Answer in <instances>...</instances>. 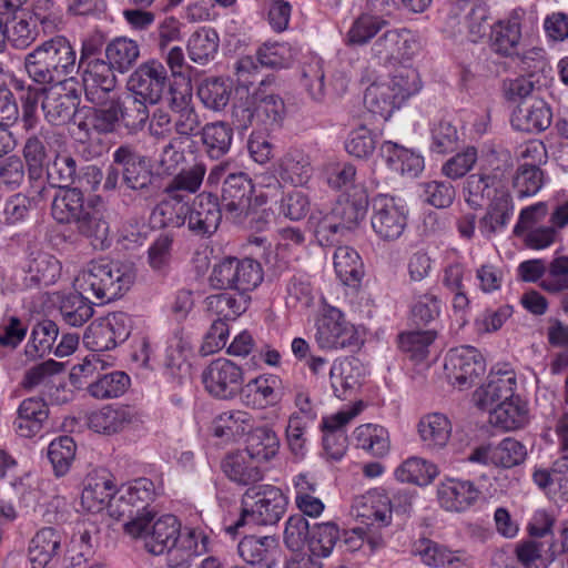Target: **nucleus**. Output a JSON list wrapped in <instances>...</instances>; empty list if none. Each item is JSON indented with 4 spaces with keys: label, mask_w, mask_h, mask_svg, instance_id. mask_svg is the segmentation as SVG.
Returning <instances> with one entry per match:
<instances>
[{
    "label": "nucleus",
    "mask_w": 568,
    "mask_h": 568,
    "mask_svg": "<svg viewBox=\"0 0 568 568\" xmlns=\"http://www.w3.org/2000/svg\"><path fill=\"white\" fill-rule=\"evenodd\" d=\"M507 182V166H496L466 179L464 191L469 206L480 209L485 201H489L487 212L479 221V230L487 237L504 230L513 216L514 204Z\"/></svg>",
    "instance_id": "nucleus-1"
},
{
    "label": "nucleus",
    "mask_w": 568,
    "mask_h": 568,
    "mask_svg": "<svg viewBox=\"0 0 568 568\" xmlns=\"http://www.w3.org/2000/svg\"><path fill=\"white\" fill-rule=\"evenodd\" d=\"M24 70L29 79L43 87L74 81L77 53L70 41L61 36L37 45L24 57Z\"/></svg>",
    "instance_id": "nucleus-2"
},
{
    "label": "nucleus",
    "mask_w": 568,
    "mask_h": 568,
    "mask_svg": "<svg viewBox=\"0 0 568 568\" xmlns=\"http://www.w3.org/2000/svg\"><path fill=\"white\" fill-rule=\"evenodd\" d=\"M135 277L132 263L100 258L87 264L78 282L85 295L105 304L122 297L131 288Z\"/></svg>",
    "instance_id": "nucleus-3"
},
{
    "label": "nucleus",
    "mask_w": 568,
    "mask_h": 568,
    "mask_svg": "<svg viewBox=\"0 0 568 568\" xmlns=\"http://www.w3.org/2000/svg\"><path fill=\"white\" fill-rule=\"evenodd\" d=\"M240 518L225 528V531L235 537L240 528L247 524L267 526L277 524L283 517L287 499L283 491L272 485L251 486L244 493Z\"/></svg>",
    "instance_id": "nucleus-4"
},
{
    "label": "nucleus",
    "mask_w": 568,
    "mask_h": 568,
    "mask_svg": "<svg viewBox=\"0 0 568 568\" xmlns=\"http://www.w3.org/2000/svg\"><path fill=\"white\" fill-rule=\"evenodd\" d=\"M419 89L418 72L402 68L388 81L372 83L365 91L364 103L371 113L388 120Z\"/></svg>",
    "instance_id": "nucleus-5"
},
{
    "label": "nucleus",
    "mask_w": 568,
    "mask_h": 568,
    "mask_svg": "<svg viewBox=\"0 0 568 568\" xmlns=\"http://www.w3.org/2000/svg\"><path fill=\"white\" fill-rule=\"evenodd\" d=\"M369 204L368 194L364 187L354 186V192L338 199L332 210L316 224L315 236L322 245H332L337 235L356 229L364 219Z\"/></svg>",
    "instance_id": "nucleus-6"
},
{
    "label": "nucleus",
    "mask_w": 568,
    "mask_h": 568,
    "mask_svg": "<svg viewBox=\"0 0 568 568\" xmlns=\"http://www.w3.org/2000/svg\"><path fill=\"white\" fill-rule=\"evenodd\" d=\"M124 531L154 556L165 554L182 535L181 525L175 516L163 515L156 518L155 513L134 516L124 524Z\"/></svg>",
    "instance_id": "nucleus-7"
},
{
    "label": "nucleus",
    "mask_w": 568,
    "mask_h": 568,
    "mask_svg": "<svg viewBox=\"0 0 568 568\" xmlns=\"http://www.w3.org/2000/svg\"><path fill=\"white\" fill-rule=\"evenodd\" d=\"M263 281L261 264L253 258L226 257L214 265L209 282L215 290H235L240 296L256 288Z\"/></svg>",
    "instance_id": "nucleus-8"
},
{
    "label": "nucleus",
    "mask_w": 568,
    "mask_h": 568,
    "mask_svg": "<svg viewBox=\"0 0 568 568\" xmlns=\"http://www.w3.org/2000/svg\"><path fill=\"white\" fill-rule=\"evenodd\" d=\"M371 227L383 242L399 240L408 224V209L400 200L388 194H376L371 200Z\"/></svg>",
    "instance_id": "nucleus-9"
},
{
    "label": "nucleus",
    "mask_w": 568,
    "mask_h": 568,
    "mask_svg": "<svg viewBox=\"0 0 568 568\" xmlns=\"http://www.w3.org/2000/svg\"><path fill=\"white\" fill-rule=\"evenodd\" d=\"M315 341L322 349L354 351L359 348L362 341L356 327L346 321L344 314L329 306L316 321Z\"/></svg>",
    "instance_id": "nucleus-10"
},
{
    "label": "nucleus",
    "mask_w": 568,
    "mask_h": 568,
    "mask_svg": "<svg viewBox=\"0 0 568 568\" xmlns=\"http://www.w3.org/2000/svg\"><path fill=\"white\" fill-rule=\"evenodd\" d=\"M416 49L417 41L408 29H388L373 40L369 57L378 64L395 65L410 60Z\"/></svg>",
    "instance_id": "nucleus-11"
},
{
    "label": "nucleus",
    "mask_w": 568,
    "mask_h": 568,
    "mask_svg": "<svg viewBox=\"0 0 568 568\" xmlns=\"http://www.w3.org/2000/svg\"><path fill=\"white\" fill-rule=\"evenodd\" d=\"M41 109L44 119L52 125L70 122L80 104V90L77 81L43 87Z\"/></svg>",
    "instance_id": "nucleus-12"
},
{
    "label": "nucleus",
    "mask_w": 568,
    "mask_h": 568,
    "mask_svg": "<svg viewBox=\"0 0 568 568\" xmlns=\"http://www.w3.org/2000/svg\"><path fill=\"white\" fill-rule=\"evenodd\" d=\"M254 184L247 173L229 174L222 186L221 205L226 219L234 223H243L252 211Z\"/></svg>",
    "instance_id": "nucleus-13"
},
{
    "label": "nucleus",
    "mask_w": 568,
    "mask_h": 568,
    "mask_svg": "<svg viewBox=\"0 0 568 568\" xmlns=\"http://www.w3.org/2000/svg\"><path fill=\"white\" fill-rule=\"evenodd\" d=\"M168 87L166 69L154 59L141 63L126 81L128 90L150 104H158Z\"/></svg>",
    "instance_id": "nucleus-14"
},
{
    "label": "nucleus",
    "mask_w": 568,
    "mask_h": 568,
    "mask_svg": "<svg viewBox=\"0 0 568 568\" xmlns=\"http://www.w3.org/2000/svg\"><path fill=\"white\" fill-rule=\"evenodd\" d=\"M205 389L215 398L235 397L244 382L243 371L227 358L212 361L202 373Z\"/></svg>",
    "instance_id": "nucleus-15"
},
{
    "label": "nucleus",
    "mask_w": 568,
    "mask_h": 568,
    "mask_svg": "<svg viewBox=\"0 0 568 568\" xmlns=\"http://www.w3.org/2000/svg\"><path fill=\"white\" fill-rule=\"evenodd\" d=\"M444 367L453 384L466 387L485 373L486 363L475 347L460 346L448 352Z\"/></svg>",
    "instance_id": "nucleus-16"
},
{
    "label": "nucleus",
    "mask_w": 568,
    "mask_h": 568,
    "mask_svg": "<svg viewBox=\"0 0 568 568\" xmlns=\"http://www.w3.org/2000/svg\"><path fill=\"white\" fill-rule=\"evenodd\" d=\"M113 163L121 168L122 183L130 190L149 191L153 174L146 163V158L130 144L120 145L113 152Z\"/></svg>",
    "instance_id": "nucleus-17"
},
{
    "label": "nucleus",
    "mask_w": 568,
    "mask_h": 568,
    "mask_svg": "<svg viewBox=\"0 0 568 568\" xmlns=\"http://www.w3.org/2000/svg\"><path fill=\"white\" fill-rule=\"evenodd\" d=\"M222 220V209L217 197L211 193L196 195L187 203L186 225L189 231L199 237H210L219 229Z\"/></svg>",
    "instance_id": "nucleus-18"
},
{
    "label": "nucleus",
    "mask_w": 568,
    "mask_h": 568,
    "mask_svg": "<svg viewBox=\"0 0 568 568\" xmlns=\"http://www.w3.org/2000/svg\"><path fill=\"white\" fill-rule=\"evenodd\" d=\"M368 3L375 13H363L353 21L346 40L349 45L367 44L388 26L385 17L393 14L395 3L389 0H368Z\"/></svg>",
    "instance_id": "nucleus-19"
},
{
    "label": "nucleus",
    "mask_w": 568,
    "mask_h": 568,
    "mask_svg": "<svg viewBox=\"0 0 568 568\" xmlns=\"http://www.w3.org/2000/svg\"><path fill=\"white\" fill-rule=\"evenodd\" d=\"M82 71V83L85 97L92 103H101L113 91L116 79L115 69L106 60H92L84 65L77 67Z\"/></svg>",
    "instance_id": "nucleus-20"
},
{
    "label": "nucleus",
    "mask_w": 568,
    "mask_h": 568,
    "mask_svg": "<svg viewBox=\"0 0 568 568\" xmlns=\"http://www.w3.org/2000/svg\"><path fill=\"white\" fill-rule=\"evenodd\" d=\"M97 108H90L82 120L77 124L80 140L88 139L91 131L99 134L114 132L120 122L121 102L118 99H102L101 103H95Z\"/></svg>",
    "instance_id": "nucleus-21"
},
{
    "label": "nucleus",
    "mask_w": 568,
    "mask_h": 568,
    "mask_svg": "<svg viewBox=\"0 0 568 568\" xmlns=\"http://www.w3.org/2000/svg\"><path fill=\"white\" fill-rule=\"evenodd\" d=\"M239 556L248 565L276 568L280 557L278 541L273 536H244L237 545Z\"/></svg>",
    "instance_id": "nucleus-22"
},
{
    "label": "nucleus",
    "mask_w": 568,
    "mask_h": 568,
    "mask_svg": "<svg viewBox=\"0 0 568 568\" xmlns=\"http://www.w3.org/2000/svg\"><path fill=\"white\" fill-rule=\"evenodd\" d=\"M510 121L513 128L518 131L540 133L550 126L552 111L545 100L529 99L514 109Z\"/></svg>",
    "instance_id": "nucleus-23"
},
{
    "label": "nucleus",
    "mask_w": 568,
    "mask_h": 568,
    "mask_svg": "<svg viewBox=\"0 0 568 568\" xmlns=\"http://www.w3.org/2000/svg\"><path fill=\"white\" fill-rule=\"evenodd\" d=\"M479 496L480 490L470 480L447 479L437 488L438 501L447 511H465L478 500Z\"/></svg>",
    "instance_id": "nucleus-24"
},
{
    "label": "nucleus",
    "mask_w": 568,
    "mask_h": 568,
    "mask_svg": "<svg viewBox=\"0 0 568 568\" xmlns=\"http://www.w3.org/2000/svg\"><path fill=\"white\" fill-rule=\"evenodd\" d=\"M412 552L418 556L423 564L433 568H463L468 561L465 551L450 550L427 538L415 541Z\"/></svg>",
    "instance_id": "nucleus-25"
},
{
    "label": "nucleus",
    "mask_w": 568,
    "mask_h": 568,
    "mask_svg": "<svg viewBox=\"0 0 568 568\" xmlns=\"http://www.w3.org/2000/svg\"><path fill=\"white\" fill-rule=\"evenodd\" d=\"M516 385L517 379L513 371H491L487 383L475 393L476 403L483 409H490L498 403L513 398Z\"/></svg>",
    "instance_id": "nucleus-26"
},
{
    "label": "nucleus",
    "mask_w": 568,
    "mask_h": 568,
    "mask_svg": "<svg viewBox=\"0 0 568 568\" xmlns=\"http://www.w3.org/2000/svg\"><path fill=\"white\" fill-rule=\"evenodd\" d=\"M49 418V407L41 397L23 399L17 410L13 422L16 433L24 438L38 435Z\"/></svg>",
    "instance_id": "nucleus-27"
},
{
    "label": "nucleus",
    "mask_w": 568,
    "mask_h": 568,
    "mask_svg": "<svg viewBox=\"0 0 568 568\" xmlns=\"http://www.w3.org/2000/svg\"><path fill=\"white\" fill-rule=\"evenodd\" d=\"M116 507L120 513L132 519L134 516L143 513H155L149 509L150 503L154 498V484L148 478H139L126 487L120 489Z\"/></svg>",
    "instance_id": "nucleus-28"
},
{
    "label": "nucleus",
    "mask_w": 568,
    "mask_h": 568,
    "mask_svg": "<svg viewBox=\"0 0 568 568\" xmlns=\"http://www.w3.org/2000/svg\"><path fill=\"white\" fill-rule=\"evenodd\" d=\"M520 39L521 24L517 11L490 27V48L501 57L518 54Z\"/></svg>",
    "instance_id": "nucleus-29"
},
{
    "label": "nucleus",
    "mask_w": 568,
    "mask_h": 568,
    "mask_svg": "<svg viewBox=\"0 0 568 568\" xmlns=\"http://www.w3.org/2000/svg\"><path fill=\"white\" fill-rule=\"evenodd\" d=\"M362 410V403L355 405L352 409L346 412H338L337 414L327 417L323 422L325 435L323 437V445L328 457L334 460H339L346 450V437L342 428Z\"/></svg>",
    "instance_id": "nucleus-30"
},
{
    "label": "nucleus",
    "mask_w": 568,
    "mask_h": 568,
    "mask_svg": "<svg viewBox=\"0 0 568 568\" xmlns=\"http://www.w3.org/2000/svg\"><path fill=\"white\" fill-rule=\"evenodd\" d=\"M62 532L53 527L40 529L31 539L29 560L32 568H48L61 551Z\"/></svg>",
    "instance_id": "nucleus-31"
},
{
    "label": "nucleus",
    "mask_w": 568,
    "mask_h": 568,
    "mask_svg": "<svg viewBox=\"0 0 568 568\" xmlns=\"http://www.w3.org/2000/svg\"><path fill=\"white\" fill-rule=\"evenodd\" d=\"M353 511L363 524H377L378 527L387 526L392 518L390 500L378 491H368L357 498L353 505Z\"/></svg>",
    "instance_id": "nucleus-32"
},
{
    "label": "nucleus",
    "mask_w": 568,
    "mask_h": 568,
    "mask_svg": "<svg viewBox=\"0 0 568 568\" xmlns=\"http://www.w3.org/2000/svg\"><path fill=\"white\" fill-rule=\"evenodd\" d=\"M256 126L263 131H276L282 128L286 106L284 100L274 93L254 92Z\"/></svg>",
    "instance_id": "nucleus-33"
},
{
    "label": "nucleus",
    "mask_w": 568,
    "mask_h": 568,
    "mask_svg": "<svg viewBox=\"0 0 568 568\" xmlns=\"http://www.w3.org/2000/svg\"><path fill=\"white\" fill-rule=\"evenodd\" d=\"M260 460L248 456L246 452H237L227 455L222 462L225 475L240 485H252L263 479V473L258 466Z\"/></svg>",
    "instance_id": "nucleus-34"
},
{
    "label": "nucleus",
    "mask_w": 568,
    "mask_h": 568,
    "mask_svg": "<svg viewBox=\"0 0 568 568\" xmlns=\"http://www.w3.org/2000/svg\"><path fill=\"white\" fill-rule=\"evenodd\" d=\"M362 364L356 358L335 362L329 371L331 385L336 397L347 398L349 393L361 385Z\"/></svg>",
    "instance_id": "nucleus-35"
},
{
    "label": "nucleus",
    "mask_w": 568,
    "mask_h": 568,
    "mask_svg": "<svg viewBox=\"0 0 568 568\" xmlns=\"http://www.w3.org/2000/svg\"><path fill=\"white\" fill-rule=\"evenodd\" d=\"M206 168L203 163H195L187 169L178 170L165 184L163 193L172 200H183L185 195L196 193L203 182Z\"/></svg>",
    "instance_id": "nucleus-36"
},
{
    "label": "nucleus",
    "mask_w": 568,
    "mask_h": 568,
    "mask_svg": "<svg viewBox=\"0 0 568 568\" xmlns=\"http://www.w3.org/2000/svg\"><path fill=\"white\" fill-rule=\"evenodd\" d=\"M418 434L427 449L438 452L447 445L450 438L452 424L443 414H428L419 420Z\"/></svg>",
    "instance_id": "nucleus-37"
},
{
    "label": "nucleus",
    "mask_w": 568,
    "mask_h": 568,
    "mask_svg": "<svg viewBox=\"0 0 568 568\" xmlns=\"http://www.w3.org/2000/svg\"><path fill=\"white\" fill-rule=\"evenodd\" d=\"M204 152L209 158L219 160L226 155L233 141V128L224 121L206 123L200 131Z\"/></svg>",
    "instance_id": "nucleus-38"
},
{
    "label": "nucleus",
    "mask_w": 568,
    "mask_h": 568,
    "mask_svg": "<svg viewBox=\"0 0 568 568\" xmlns=\"http://www.w3.org/2000/svg\"><path fill=\"white\" fill-rule=\"evenodd\" d=\"M89 207L84 206V196L79 187L63 189L54 196L51 213L58 223H75Z\"/></svg>",
    "instance_id": "nucleus-39"
},
{
    "label": "nucleus",
    "mask_w": 568,
    "mask_h": 568,
    "mask_svg": "<svg viewBox=\"0 0 568 568\" xmlns=\"http://www.w3.org/2000/svg\"><path fill=\"white\" fill-rule=\"evenodd\" d=\"M554 546L551 538L528 539L517 544L515 551L525 568H547L555 560Z\"/></svg>",
    "instance_id": "nucleus-40"
},
{
    "label": "nucleus",
    "mask_w": 568,
    "mask_h": 568,
    "mask_svg": "<svg viewBox=\"0 0 568 568\" xmlns=\"http://www.w3.org/2000/svg\"><path fill=\"white\" fill-rule=\"evenodd\" d=\"M487 410L490 423L505 430L521 428L528 420L526 406L518 396L500 402Z\"/></svg>",
    "instance_id": "nucleus-41"
},
{
    "label": "nucleus",
    "mask_w": 568,
    "mask_h": 568,
    "mask_svg": "<svg viewBox=\"0 0 568 568\" xmlns=\"http://www.w3.org/2000/svg\"><path fill=\"white\" fill-rule=\"evenodd\" d=\"M132 422V414L126 407L105 406L88 416L90 429L105 435L123 430Z\"/></svg>",
    "instance_id": "nucleus-42"
},
{
    "label": "nucleus",
    "mask_w": 568,
    "mask_h": 568,
    "mask_svg": "<svg viewBox=\"0 0 568 568\" xmlns=\"http://www.w3.org/2000/svg\"><path fill=\"white\" fill-rule=\"evenodd\" d=\"M252 426L253 418L248 413L243 410H230L215 417L212 429L214 436L230 442L251 432Z\"/></svg>",
    "instance_id": "nucleus-43"
},
{
    "label": "nucleus",
    "mask_w": 568,
    "mask_h": 568,
    "mask_svg": "<svg viewBox=\"0 0 568 568\" xmlns=\"http://www.w3.org/2000/svg\"><path fill=\"white\" fill-rule=\"evenodd\" d=\"M232 85L227 79L211 77L197 88V97L206 109L222 111L230 102Z\"/></svg>",
    "instance_id": "nucleus-44"
},
{
    "label": "nucleus",
    "mask_w": 568,
    "mask_h": 568,
    "mask_svg": "<svg viewBox=\"0 0 568 568\" xmlns=\"http://www.w3.org/2000/svg\"><path fill=\"white\" fill-rule=\"evenodd\" d=\"M334 268L342 283L348 286L359 283L364 275L361 256L349 246H338L335 250Z\"/></svg>",
    "instance_id": "nucleus-45"
},
{
    "label": "nucleus",
    "mask_w": 568,
    "mask_h": 568,
    "mask_svg": "<svg viewBox=\"0 0 568 568\" xmlns=\"http://www.w3.org/2000/svg\"><path fill=\"white\" fill-rule=\"evenodd\" d=\"M280 447V440L275 432L267 426L253 427L247 432L246 449L248 456L257 460L273 458Z\"/></svg>",
    "instance_id": "nucleus-46"
},
{
    "label": "nucleus",
    "mask_w": 568,
    "mask_h": 568,
    "mask_svg": "<svg viewBox=\"0 0 568 568\" xmlns=\"http://www.w3.org/2000/svg\"><path fill=\"white\" fill-rule=\"evenodd\" d=\"M74 224L77 231L89 239L94 248L103 250L108 246L109 223L98 209L90 206Z\"/></svg>",
    "instance_id": "nucleus-47"
},
{
    "label": "nucleus",
    "mask_w": 568,
    "mask_h": 568,
    "mask_svg": "<svg viewBox=\"0 0 568 568\" xmlns=\"http://www.w3.org/2000/svg\"><path fill=\"white\" fill-rule=\"evenodd\" d=\"M219 42V34L214 29L200 28L191 34L187 42L190 59L200 64L209 62L217 53Z\"/></svg>",
    "instance_id": "nucleus-48"
},
{
    "label": "nucleus",
    "mask_w": 568,
    "mask_h": 568,
    "mask_svg": "<svg viewBox=\"0 0 568 568\" xmlns=\"http://www.w3.org/2000/svg\"><path fill=\"white\" fill-rule=\"evenodd\" d=\"M89 296L81 292L71 293L61 298L59 311L65 324L74 327L82 326L92 317L93 307Z\"/></svg>",
    "instance_id": "nucleus-49"
},
{
    "label": "nucleus",
    "mask_w": 568,
    "mask_h": 568,
    "mask_svg": "<svg viewBox=\"0 0 568 568\" xmlns=\"http://www.w3.org/2000/svg\"><path fill=\"white\" fill-rule=\"evenodd\" d=\"M187 202L183 200H162L151 213V223L159 229L181 227L186 223Z\"/></svg>",
    "instance_id": "nucleus-50"
},
{
    "label": "nucleus",
    "mask_w": 568,
    "mask_h": 568,
    "mask_svg": "<svg viewBox=\"0 0 568 568\" xmlns=\"http://www.w3.org/2000/svg\"><path fill=\"white\" fill-rule=\"evenodd\" d=\"M245 296L240 300L227 292L210 295L205 298L206 311L216 316L214 321H234L246 310Z\"/></svg>",
    "instance_id": "nucleus-51"
},
{
    "label": "nucleus",
    "mask_w": 568,
    "mask_h": 568,
    "mask_svg": "<svg viewBox=\"0 0 568 568\" xmlns=\"http://www.w3.org/2000/svg\"><path fill=\"white\" fill-rule=\"evenodd\" d=\"M130 386V377L124 372L114 371L99 375L89 384V394L98 399L116 398L123 395Z\"/></svg>",
    "instance_id": "nucleus-52"
},
{
    "label": "nucleus",
    "mask_w": 568,
    "mask_h": 568,
    "mask_svg": "<svg viewBox=\"0 0 568 568\" xmlns=\"http://www.w3.org/2000/svg\"><path fill=\"white\" fill-rule=\"evenodd\" d=\"M357 447L375 457H383L389 450L388 432L379 425L366 424L358 426L355 432Z\"/></svg>",
    "instance_id": "nucleus-53"
},
{
    "label": "nucleus",
    "mask_w": 568,
    "mask_h": 568,
    "mask_svg": "<svg viewBox=\"0 0 568 568\" xmlns=\"http://www.w3.org/2000/svg\"><path fill=\"white\" fill-rule=\"evenodd\" d=\"M140 49L135 41L128 38H116L105 48L106 60L121 73L129 71L136 62Z\"/></svg>",
    "instance_id": "nucleus-54"
},
{
    "label": "nucleus",
    "mask_w": 568,
    "mask_h": 568,
    "mask_svg": "<svg viewBox=\"0 0 568 568\" xmlns=\"http://www.w3.org/2000/svg\"><path fill=\"white\" fill-rule=\"evenodd\" d=\"M437 475L438 469L434 464L418 457L406 459L395 470V476L399 481L418 486L428 485Z\"/></svg>",
    "instance_id": "nucleus-55"
},
{
    "label": "nucleus",
    "mask_w": 568,
    "mask_h": 568,
    "mask_svg": "<svg viewBox=\"0 0 568 568\" xmlns=\"http://www.w3.org/2000/svg\"><path fill=\"white\" fill-rule=\"evenodd\" d=\"M313 175L310 156L301 150H291L282 162V179L294 185H305Z\"/></svg>",
    "instance_id": "nucleus-56"
},
{
    "label": "nucleus",
    "mask_w": 568,
    "mask_h": 568,
    "mask_svg": "<svg viewBox=\"0 0 568 568\" xmlns=\"http://www.w3.org/2000/svg\"><path fill=\"white\" fill-rule=\"evenodd\" d=\"M196 534L193 530L181 535L176 544L168 549V568H191L193 559L199 555Z\"/></svg>",
    "instance_id": "nucleus-57"
},
{
    "label": "nucleus",
    "mask_w": 568,
    "mask_h": 568,
    "mask_svg": "<svg viewBox=\"0 0 568 568\" xmlns=\"http://www.w3.org/2000/svg\"><path fill=\"white\" fill-rule=\"evenodd\" d=\"M77 445L72 437L63 435L53 439L48 447V458L58 477L64 476L74 460Z\"/></svg>",
    "instance_id": "nucleus-58"
},
{
    "label": "nucleus",
    "mask_w": 568,
    "mask_h": 568,
    "mask_svg": "<svg viewBox=\"0 0 568 568\" xmlns=\"http://www.w3.org/2000/svg\"><path fill=\"white\" fill-rule=\"evenodd\" d=\"M27 272L32 282L48 286L60 276V263L54 256L39 252L29 260Z\"/></svg>",
    "instance_id": "nucleus-59"
},
{
    "label": "nucleus",
    "mask_w": 568,
    "mask_h": 568,
    "mask_svg": "<svg viewBox=\"0 0 568 568\" xmlns=\"http://www.w3.org/2000/svg\"><path fill=\"white\" fill-rule=\"evenodd\" d=\"M58 335L59 328L53 321L44 320L38 323L31 332L26 354L30 357H42L47 352H51Z\"/></svg>",
    "instance_id": "nucleus-60"
},
{
    "label": "nucleus",
    "mask_w": 568,
    "mask_h": 568,
    "mask_svg": "<svg viewBox=\"0 0 568 568\" xmlns=\"http://www.w3.org/2000/svg\"><path fill=\"white\" fill-rule=\"evenodd\" d=\"M338 536V528L335 524H315L311 530L307 549L317 558L327 557L332 552Z\"/></svg>",
    "instance_id": "nucleus-61"
},
{
    "label": "nucleus",
    "mask_w": 568,
    "mask_h": 568,
    "mask_svg": "<svg viewBox=\"0 0 568 568\" xmlns=\"http://www.w3.org/2000/svg\"><path fill=\"white\" fill-rule=\"evenodd\" d=\"M81 499L89 509L100 510L105 504H118L116 490L110 479L101 478L89 481L84 487Z\"/></svg>",
    "instance_id": "nucleus-62"
},
{
    "label": "nucleus",
    "mask_w": 568,
    "mask_h": 568,
    "mask_svg": "<svg viewBox=\"0 0 568 568\" xmlns=\"http://www.w3.org/2000/svg\"><path fill=\"white\" fill-rule=\"evenodd\" d=\"M435 329L410 331L399 335L398 344L404 353L409 354L416 362L425 359L428 355V347L436 338Z\"/></svg>",
    "instance_id": "nucleus-63"
},
{
    "label": "nucleus",
    "mask_w": 568,
    "mask_h": 568,
    "mask_svg": "<svg viewBox=\"0 0 568 568\" xmlns=\"http://www.w3.org/2000/svg\"><path fill=\"white\" fill-rule=\"evenodd\" d=\"M48 180L60 189H70L78 179V165L75 160L67 153L58 154L52 164L47 169Z\"/></svg>",
    "instance_id": "nucleus-64"
}]
</instances>
